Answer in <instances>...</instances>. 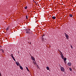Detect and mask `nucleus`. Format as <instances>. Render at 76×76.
I'll use <instances>...</instances> for the list:
<instances>
[{
    "label": "nucleus",
    "mask_w": 76,
    "mask_h": 76,
    "mask_svg": "<svg viewBox=\"0 0 76 76\" xmlns=\"http://www.w3.org/2000/svg\"><path fill=\"white\" fill-rule=\"evenodd\" d=\"M60 54V55L61 56V57L62 58V59H64V56H63V54L61 52Z\"/></svg>",
    "instance_id": "f257e3e1"
},
{
    "label": "nucleus",
    "mask_w": 76,
    "mask_h": 76,
    "mask_svg": "<svg viewBox=\"0 0 76 76\" xmlns=\"http://www.w3.org/2000/svg\"><path fill=\"white\" fill-rule=\"evenodd\" d=\"M61 70L62 72H64V68L63 67H61Z\"/></svg>",
    "instance_id": "f03ea898"
},
{
    "label": "nucleus",
    "mask_w": 76,
    "mask_h": 76,
    "mask_svg": "<svg viewBox=\"0 0 76 76\" xmlns=\"http://www.w3.org/2000/svg\"><path fill=\"white\" fill-rule=\"evenodd\" d=\"M16 63L17 66H20V64L19 63V62L17 61V62H16Z\"/></svg>",
    "instance_id": "7ed1b4c3"
},
{
    "label": "nucleus",
    "mask_w": 76,
    "mask_h": 76,
    "mask_svg": "<svg viewBox=\"0 0 76 76\" xmlns=\"http://www.w3.org/2000/svg\"><path fill=\"white\" fill-rule=\"evenodd\" d=\"M65 37L66 38V39H69V36L68 35H67V34H65Z\"/></svg>",
    "instance_id": "20e7f679"
},
{
    "label": "nucleus",
    "mask_w": 76,
    "mask_h": 76,
    "mask_svg": "<svg viewBox=\"0 0 76 76\" xmlns=\"http://www.w3.org/2000/svg\"><path fill=\"white\" fill-rule=\"evenodd\" d=\"M67 65L69 66H70L72 65V64L71 63H70V62L68 63L67 64Z\"/></svg>",
    "instance_id": "39448f33"
},
{
    "label": "nucleus",
    "mask_w": 76,
    "mask_h": 76,
    "mask_svg": "<svg viewBox=\"0 0 76 76\" xmlns=\"http://www.w3.org/2000/svg\"><path fill=\"white\" fill-rule=\"evenodd\" d=\"M31 58L33 60H34V61H35V58H34V57L33 56H31Z\"/></svg>",
    "instance_id": "423d86ee"
},
{
    "label": "nucleus",
    "mask_w": 76,
    "mask_h": 76,
    "mask_svg": "<svg viewBox=\"0 0 76 76\" xmlns=\"http://www.w3.org/2000/svg\"><path fill=\"white\" fill-rule=\"evenodd\" d=\"M10 29V26H9L8 28L6 29V31H8V30H9V29Z\"/></svg>",
    "instance_id": "0eeeda50"
},
{
    "label": "nucleus",
    "mask_w": 76,
    "mask_h": 76,
    "mask_svg": "<svg viewBox=\"0 0 76 76\" xmlns=\"http://www.w3.org/2000/svg\"><path fill=\"white\" fill-rule=\"evenodd\" d=\"M19 66L20 69H21V70H22V69H23V67H22L20 66V65Z\"/></svg>",
    "instance_id": "6e6552de"
},
{
    "label": "nucleus",
    "mask_w": 76,
    "mask_h": 76,
    "mask_svg": "<svg viewBox=\"0 0 76 76\" xmlns=\"http://www.w3.org/2000/svg\"><path fill=\"white\" fill-rule=\"evenodd\" d=\"M47 70H49L50 68H49V67H48L47 66Z\"/></svg>",
    "instance_id": "1a4fd4ad"
},
{
    "label": "nucleus",
    "mask_w": 76,
    "mask_h": 76,
    "mask_svg": "<svg viewBox=\"0 0 76 76\" xmlns=\"http://www.w3.org/2000/svg\"><path fill=\"white\" fill-rule=\"evenodd\" d=\"M11 56L12 58H14V57H13V54H12L11 55Z\"/></svg>",
    "instance_id": "9d476101"
},
{
    "label": "nucleus",
    "mask_w": 76,
    "mask_h": 76,
    "mask_svg": "<svg viewBox=\"0 0 76 76\" xmlns=\"http://www.w3.org/2000/svg\"><path fill=\"white\" fill-rule=\"evenodd\" d=\"M63 59H64V61H66V60H67V59L66 58H65Z\"/></svg>",
    "instance_id": "9b49d317"
},
{
    "label": "nucleus",
    "mask_w": 76,
    "mask_h": 76,
    "mask_svg": "<svg viewBox=\"0 0 76 76\" xmlns=\"http://www.w3.org/2000/svg\"><path fill=\"white\" fill-rule=\"evenodd\" d=\"M52 18L53 19H56V17H52Z\"/></svg>",
    "instance_id": "f8f14e48"
},
{
    "label": "nucleus",
    "mask_w": 76,
    "mask_h": 76,
    "mask_svg": "<svg viewBox=\"0 0 76 76\" xmlns=\"http://www.w3.org/2000/svg\"><path fill=\"white\" fill-rule=\"evenodd\" d=\"M70 17H72L73 16V15H72L70 14L69 15Z\"/></svg>",
    "instance_id": "ddd939ff"
},
{
    "label": "nucleus",
    "mask_w": 76,
    "mask_h": 76,
    "mask_svg": "<svg viewBox=\"0 0 76 76\" xmlns=\"http://www.w3.org/2000/svg\"><path fill=\"white\" fill-rule=\"evenodd\" d=\"M27 8H28V7L27 6H26L25 7V9H27Z\"/></svg>",
    "instance_id": "4468645a"
},
{
    "label": "nucleus",
    "mask_w": 76,
    "mask_h": 76,
    "mask_svg": "<svg viewBox=\"0 0 76 76\" xmlns=\"http://www.w3.org/2000/svg\"><path fill=\"white\" fill-rule=\"evenodd\" d=\"M69 70H70V71H72V68H70Z\"/></svg>",
    "instance_id": "2eb2a0df"
},
{
    "label": "nucleus",
    "mask_w": 76,
    "mask_h": 76,
    "mask_svg": "<svg viewBox=\"0 0 76 76\" xmlns=\"http://www.w3.org/2000/svg\"><path fill=\"white\" fill-rule=\"evenodd\" d=\"M13 59L14 60V61H15V58H13Z\"/></svg>",
    "instance_id": "dca6fc26"
},
{
    "label": "nucleus",
    "mask_w": 76,
    "mask_h": 76,
    "mask_svg": "<svg viewBox=\"0 0 76 76\" xmlns=\"http://www.w3.org/2000/svg\"><path fill=\"white\" fill-rule=\"evenodd\" d=\"M28 16L27 15L26 16V19H28Z\"/></svg>",
    "instance_id": "f3484780"
},
{
    "label": "nucleus",
    "mask_w": 76,
    "mask_h": 76,
    "mask_svg": "<svg viewBox=\"0 0 76 76\" xmlns=\"http://www.w3.org/2000/svg\"><path fill=\"white\" fill-rule=\"evenodd\" d=\"M29 32L28 31H27V32H26V33L27 34H28V33H29Z\"/></svg>",
    "instance_id": "a211bd4d"
},
{
    "label": "nucleus",
    "mask_w": 76,
    "mask_h": 76,
    "mask_svg": "<svg viewBox=\"0 0 76 76\" xmlns=\"http://www.w3.org/2000/svg\"><path fill=\"white\" fill-rule=\"evenodd\" d=\"M26 69L28 70V68L27 67H26Z\"/></svg>",
    "instance_id": "6ab92c4d"
},
{
    "label": "nucleus",
    "mask_w": 76,
    "mask_h": 76,
    "mask_svg": "<svg viewBox=\"0 0 76 76\" xmlns=\"http://www.w3.org/2000/svg\"><path fill=\"white\" fill-rule=\"evenodd\" d=\"M2 50V53H4V51H3V50Z\"/></svg>",
    "instance_id": "aec40b11"
},
{
    "label": "nucleus",
    "mask_w": 76,
    "mask_h": 76,
    "mask_svg": "<svg viewBox=\"0 0 76 76\" xmlns=\"http://www.w3.org/2000/svg\"><path fill=\"white\" fill-rule=\"evenodd\" d=\"M1 73L0 72V76H1Z\"/></svg>",
    "instance_id": "412c9836"
},
{
    "label": "nucleus",
    "mask_w": 76,
    "mask_h": 76,
    "mask_svg": "<svg viewBox=\"0 0 76 76\" xmlns=\"http://www.w3.org/2000/svg\"><path fill=\"white\" fill-rule=\"evenodd\" d=\"M27 70H28V72H29V69H27Z\"/></svg>",
    "instance_id": "4be33fe9"
},
{
    "label": "nucleus",
    "mask_w": 76,
    "mask_h": 76,
    "mask_svg": "<svg viewBox=\"0 0 76 76\" xmlns=\"http://www.w3.org/2000/svg\"><path fill=\"white\" fill-rule=\"evenodd\" d=\"M26 31H28V30H26Z\"/></svg>",
    "instance_id": "5701e85b"
},
{
    "label": "nucleus",
    "mask_w": 76,
    "mask_h": 76,
    "mask_svg": "<svg viewBox=\"0 0 76 76\" xmlns=\"http://www.w3.org/2000/svg\"><path fill=\"white\" fill-rule=\"evenodd\" d=\"M28 30H30V29H29Z\"/></svg>",
    "instance_id": "b1692460"
}]
</instances>
